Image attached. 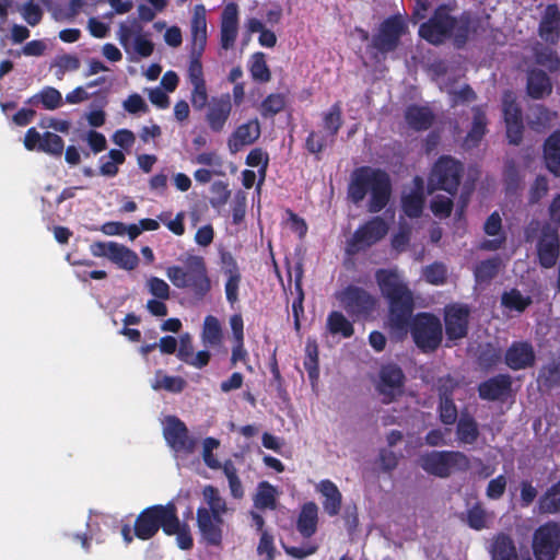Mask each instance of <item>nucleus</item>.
Segmentation results:
<instances>
[{"label": "nucleus", "instance_id": "f257e3e1", "mask_svg": "<svg viewBox=\"0 0 560 560\" xmlns=\"http://www.w3.org/2000/svg\"><path fill=\"white\" fill-rule=\"evenodd\" d=\"M190 37L191 45L187 67V79L192 86L190 93L191 104L196 109L200 110L208 102V92L200 61L207 45L206 8L202 4H197L192 9Z\"/></svg>", "mask_w": 560, "mask_h": 560}, {"label": "nucleus", "instance_id": "f03ea898", "mask_svg": "<svg viewBox=\"0 0 560 560\" xmlns=\"http://www.w3.org/2000/svg\"><path fill=\"white\" fill-rule=\"evenodd\" d=\"M451 9L446 5L439 7L434 15L419 28L422 38L431 44H440L446 38L453 39L457 46L464 45L472 35L477 34L480 23L468 14L459 19L453 18Z\"/></svg>", "mask_w": 560, "mask_h": 560}, {"label": "nucleus", "instance_id": "7ed1b4c3", "mask_svg": "<svg viewBox=\"0 0 560 560\" xmlns=\"http://www.w3.org/2000/svg\"><path fill=\"white\" fill-rule=\"evenodd\" d=\"M390 192V179L385 172L369 166L352 172L348 197L352 202L359 203L369 196V212L375 213L384 209L389 201Z\"/></svg>", "mask_w": 560, "mask_h": 560}, {"label": "nucleus", "instance_id": "20e7f679", "mask_svg": "<svg viewBox=\"0 0 560 560\" xmlns=\"http://www.w3.org/2000/svg\"><path fill=\"white\" fill-rule=\"evenodd\" d=\"M376 280L382 293L389 301V325L399 334H406L413 310L411 291L394 270H378Z\"/></svg>", "mask_w": 560, "mask_h": 560}, {"label": "nucleus", "instance_id": "39448f33", "mask_svg": "<svg viewBox=\"0 0 560 560\" xmlns=\"http://www.w3.org/2000/svg\"><path fill=\"white\" fill-rule=\"evenodd\" d=\"M168 535H175V502L166 505L155 504L142 510L133 524V535L141 540H149L159 529Z\"/></svg>", "mask_w": 560, "mask_h": 560}, {"label": "nucleus", "instance_id": "423d86ee", "mask_svg": "<svg viewBox=\"0 0 560 560\" xmlns=\"http://www.w3.org/2000/svg\"><path fill=\"white\" fill-rule=\"evenodd\" d=\"M418 465L427 474L445 479L453 472L469 470L470 459L459 451H431L419 456Z\"/></svg>", "mask_w": 560, "mask_h": 560}, {"label": "nucleus", "instance_id": "0eeeda50", "mask_svg": "<svg viewBox=\"0 0 560 560\" xmlns=\"http://www.w3.org/2000/svg\"><path fill=\"white\" fill-rule=\"evenodd\" d=\"M177 288L186 289L196 301L202 300L210 291L211 281L201 257H188L182 272L177 268Z\"/></svg>", "mask_w": 560, "mask_h": 560}, {"label": "nucleus", "instance_id": "6e6552de", "mask_svg": "<svg viewBox=\"0 0 560 560\" xmlns=\"http://www.w3.org/2000/svg\"><path fill=\"white\" fill-rule=\"evenodd\" d=\"M411 336L422 351H434L442 341V324L432 314H418L411 325Z\"/></svg>", "mask_w": 560, "mask_h": 560}, {"label": "nucleus", "instance_id": "1a4fd4ad", "mask_svg": "<svg viewBox=\"0 0 560 560\" xmlns=\"http://www.w3.org/2000/svg\"><path fill=\"white\" fill-rule=\"evenodd\" d=\"M463 167L460 163L450 156H442L434 164L429 176V190H445L450 195L457 191Z\"/></svg>", "mask_w": 560, "mask_h": 560}, {"label": "nucleus", "instance_id": "9d476101", "mask_svg": "<svg viewBox=\"0 0 560 560\" xmlns=\"http://www.w3.org/2000/svg\"><path fill=\"white\" fill-rule=\"evenodd\" d=\"M405 374L396 364L383 365L375 381V389L383 404H390L404 394Z\"/></svg>", "mask_w": 560, "mask_h": 560}, {"label": "nucleus", "instance_id": "9b49d317", "mask_svg": "<svg viewBox=\"0 0 560 560\" xmlns=\"http://www.w3.org/2000/svg\"><path fill=\"white\" fill-rule=\"evenodd\" d=\"M560 548V526L548 522L534 533L533 550L537 560H555Z\"/></svg>", "mask_w": 560, "mask_h": 560}, {"label": "nucleus", "instance_id": "f8f14e48", "mask_svg": "<svg viewBox=\"0 0 560 560\" xmlns=\"http://www.w3.org/2000/svg\"><path fill=\"white\" fill-rule=\"evenodd\" d=\"M340 306L351 316L368 314L374 308V298L364 289L349 285L335 293Z\"/></svg>", "mask_w": 560, "mask_h": 560}, {"label": "nucleus", "instance_id": "ddd939ff", "mask_svg": "<svg viewBox=\"0 0 560 560\" xmlns=\"http://www.w3.org/2000/svg\"><path fill=\"white\" fill-rule=\"evenodd\" d=\"M502 110L506 126V136L513 144H518L524 129L522 113L516 104L515 95L506 92L502 98Z\"/></svg>", "mask_w": 560, "mask_h": 560}, {"label": "nucleus", "instance_id": "4468645a", "mask_svg": "<svg viewBox=\"0 0 560 560\" xmlns=\"http://www.w3.org/2000/svg\"><path fill=\"white\" fill-rule=\"evenodd\" d=\"M470 310L466 305L453 304L445 307V332L448 340H458L466 337Z\"/></svg>", "mask_w": 560, "mask_h": 560}, {"label": "nucleus", "instance_id": "2eb2a0df", "mask_svg": "<svg viewBox=\"0 0 560 560\" xmlns=\"http://www.w3.org/2000/svg\"><path fill=\"white\" fill-rule=\"evenodd\" d=\"M405 31V23L400 19L386 20L381 25L378 34L373 38V47L382 54L393 51Z\"/></svg>", "mask_w": 560, "mask_h": 560}, {"label": "nucleus", "instance_id": "dca6fc26", "mask_svg": "<svg viewBox=\"0 0 560 560\" xmlns=\"http://www.w3.org/2000/svg\"><path fill=\"white\" fill-rule=\"evenodd\" d=\"M232 112V102L230 94H222L210 100L207 108L206 120L212 131L220 132Z\"/></svg>", "mask_w": 560, "mask_h": 560}, {"label": "nucleus", "instance_id": "f3484780", "mask_svg": "<svg viewBox=\"0 0 560 560\" xmlns=\"http://www.w3.org/2000/svg\"><path fill=\"white\" fill-rule=\"evenodd\" d=\"M238 35V7L228 3L221 14L220 45L224 50L232 49Z\"/></svg>", "mask_w": 560, "mask_h": 560}, {"label": "nucleus", "instance_id": "a211bd4d", "mask_svg": "<svg viewBox=\"0 0 560 560\" xmlns=\"http://www.w3.org/2000/svg\"><path fill=\"white\" fill-rule=\"evenodd\" d=\"M504 361L514 371L533 366L536 361L533 345L528 341H514L505 351Z\"/></svg>", "mask_w": 560, "mask_h": 560}, {"label": "nucleus", "instance_id": "6ab92c4d", "mask_svg": "<svg viewBox=\"0 0 560 560\" xmlns=\"http://www.w3.org/2000/svg\"><path fill=\"white\" fill-rule=\"evenodd\" d=\"M198 527L202 538L213 546H219L222 541V516L210 514V511L206 508H201L197 511Z\"/></svg>", "mask_w": 560, "mask_h": 560}, {"label": "nucleus", "instance_id": "aec40b11", "mask_svg": "<svg viewBox=\"0 0 560 560\" xmlns=\"http://www.w3.org/2000/svg\"><path fill=\"white\" fill-rule=\"evenodd\" d=\"M388 229V224L383 218H372L354 232V245H373L378 243L386 236Z\"/></svg>", "mask_w": 560, "mask_h": 560}, {"label": "nucleus", "instance_id": "412c9836", "mask_svg": "<svg viewBox=\"0 0 560 560\" xmlns=\"http://www.w3.org/2000/svg\"><path fill=\"white\" fill-rule=\"evenodd\" d=\"M260 136V125L257 119L238 126L229 138V148L235 153L242 148L254 143Z\"/></svg>", "mask_w": 560, "mask_h": 560}, {"label": "nucleus", "instance_id": "4be33fe9", "mask_svg": "<svg viewBox=\"0 0 560 560\" xmlns=\"http://www.w3.org/2000/svg\"><path fill=\"white\" fill-rule=\"evenodd\" d=\"M94 256H105L118 267L132 270L138 266L139 258L129 247H92Z\"/></svg>", "mask_w": 560, "mask_h": 560}, {"label": "nucleus", "instance_id": "5701e85b", "mask_svg": "<svg viewBox=\"0 0 560 560\" xmlns=\"http://www.w3.org/2000/svg\"><path fill=\"white\" fill-rule=\"evenodd\" d=\"M491 560H520L513 538L505 534L494 535L489 545Z\"/></svg>", "mask_w": 560, "mask_h": 560}, {"label": "nucleus", "instance_id": "b1692460", "mask_svg": "<svg viewBox=\"0 0 560 560\" xmlns=\"http://www.w3.org/2000/svg\"><path fill=\"white\" fill-rule=\"evenodd\" d=\"M525 241L537 245H557V230L546 222L532 221L525 229Z\"/></svg>", "mask_w": 560, "mask_h": 560}, {"label": "nucleus", "instance_id": "393cba45", "mask_svg": "<svg viewBox=\"0 0 560 560\" xmlns=\"http://www.w3.org/2000/svg\"><path fill=\"white\" fill-rule=\"evenodd\" d=\"M511 388V377L500 374L483 383L478 387L479 396L486 400H497L509 393Z\"/></svg>", "mask_w": 560, "mask_h": 560}, {"label": "nucleus", "instance_id": "a878e982", "mask_svg": "<svg viewBox=\"0 0 560 560\" xmlns=\"http://www.w3.org/2000/svg\"><path fill=\"white\" fill-rule=\"evenodd\" d=\"M177 355L186 363L201 369L209 362L210 354L208 351L194 352L191 345V338L188 334L183 335L179 340V348L177 349Z\"/></svg>", "mask_w": 560, "mask_h": 560}, {"label": "nucleus", "instance_id": "bb28decb", "mask_svg": "<svg viewBox=\"0 0 560 560\" xmlns=\"http://www.w3.org/2000/svg\"><path fill=\"white\" fill-rule=\"evenodd\" d=\"M223 260V271L228 277L225 283V294L226 299L231 304H234L238 300V288L241 282V273L236 266V262L231 258L226 257L224 254L222 255Z\"/></svg>", "mask_w": 560, "mask_h": 560}, {"label": "nucleus", "instance_id": "cd10ccee", "mask_svg": "<svg viewBox=\"0 0 560 560\" xmlns=\"http://www.w3.org/2000/svg\"><path fill=\"white\" fill-rule=\"evenodd\" d=\"M544 160L547 168L555 176H560V131H555L545 141Z\"/></svg>", "mask_w": 560, "mask_h": 560}, {"label": "nucleus", "instance_id": "c85d7f7f", "mask_svg": "<svg viewBox=\"0 0 560 560\" xmlns=\"http://www.w3.org/2000/svg\"><path fill=\"white\" fill-rule=\"evenodd\" d=\"M559 22L560 12L558 8L556 5H548L540 22V36L545 40L553 43L558 37Z\"/></svg>", "mask_w": 560, "mask_h": 560}, {"label": "nucleus", "instance_id": "c756f323", "mask_svg": "<svg viewBox=\"0 0 560 560\" xmlns=\"http://www.w3.org/2000/svg\"><path fill=\"white\" fill-rule=\"evenodd\" d=\"M318 490L325 498L323 508L326 513L334 516L337 515L341 508V493L336 485L329 480H323L318 485Z\"/></svg>", "mask_w": 560, "mask_h": 560}, {"label": "nucleus", "instance_id": "7c9ffc66", "mask_svg": "<svg viewBox=\"0 0 560 560\" xmlns=\"http://www.w3.org/2000/svg\"><path fill=\"white\" fill-rule=\"evenodd\" d=\"M317 513L318 508L314 502L305 503L302 506L296 526L303 537L307 538L315 534L317 528Z\"/></svg>", "mask_w": 560, "mask_h": 560}, {"label": "nucleus", "instance_id": "2f4dec72", "mask_svg": "<svg viewBox=\"0 0 560 560\" xmlns=\"http://www.w3.org/2000/svg\"><path fill=\"white\" fill-rule=\"evenodd\" d=\"M552 85L548 75L542 71L533 70L527 79V92L533 98H542L549 95Z\"/></svg>", "mask_w": 560, "mask_h": 560}, {"label": "nucleus", "instance_id": "473e14b6", "mask_svg": "<svg viewBox=\"0 0 560 560\" xmlns=\"http://www.w3.org/2000/svg\"><path fill=\"white\" fill-rule=\"evenodd\" d=\"M456 436L462 444H474L479 438L476 420L468 413H463L456 427Z\"/></svg>", "mask_w": 560, "mask_h": 560}, {"label": "nucleus", "instance_id": "72a5a7b5", "mask_svg": "<svg viewBox=\"0 0 560 560\" xmlns=\"http://www.w3.org/2000/svg\"><path fill=\"white\" fill-rule=\"evenodd\" d=\"M278 490L267 481L258 483L254 497V505L258 510H275L277 508Z\"/></svg>", "mask_w": 560, "mask_h": 560}, {"label": "nucleus", "instance_id": "f704fd0d", "mask_svg": "<svg viewBox=\"0 0 560 560\" xmlns=\"http://www.w3.org/2000/svg\"><path fill=\"white\" fill-rule=\"evenodd\" d=\"M126 156L122 151L112 149L106 155L101 156L100 174L107 177H114L118 174V166L124 164Z\"/></svg>", "mask_w": 560, "mask_h": 560}, {"label": "nucleus", "instance_id": "c9c22d12", "mask_svg": "<svg viewBox=\"0 0 560 560\" xmlns=\"http://www.w3.org/2000/svg\"><path fill=\"white\" fill-rule=\"evenodd\" d=\"M540 514H555L560 512V481L551 486L538 501Z\"/></svg>", "mask_w": 560, "mask_h": 560}, {"label": "nucleus", "instance_id": "e433bc0d", "mask_svg": "<svg viewBox=\"0 0 560 560\" xmlns=\"http://www.w3.org/2000/svg\"><path fill=\"white\" fill-rule=\"evenodd\" d=\"M493 520V514L488 512L480 503L471 506L466 514L468 526L476 530L488 528Z\"/></svg>", "mask_w": 560, "mask_h": 560}, {"label": "nucleus", "instance_id": "4c0bfd02", "mask_svg": "<svg viewBox=\"0 0 560 560\" xmlns=\"http://www.w3.org/2000/svg\"><path fill=\"white\" fill-rule=\"evenodd\" d=\"M326 328L331 335H340L349 338L353 335V326L346 316L337 311L331 312L326 322Z\"/></svg>", "mask_w": 560, "mask_h": 560}, {"label": "nucleus", "instance_id": "58836bf2", "mask_svg": "<svg viewBox=\"0 0 560 560\" xmlns=\"http://www.w3.org/2000/svg\"><path fill=\"white\" fill-rule=\"evenodd\" d=\"M436 81L440 89L452 96L454 103L470 101L475 96L469 86L460 85L459 89H457L455 83H448V78H446V75H440Z\"/></svg>", "mask_w": 560, "mask_h": 560}, {"label": "nucleus", "instance_id": "ea45409f", "mask_svg": "<svg viewBox=\"0 0 560 560\" xmlns=\"http://www.w3.org/2000/svg\"><path fill=\"white\" fill-rule=\"evenodd\" d=\"M202 341L207 347L219 346L222 341V329L214 316H207L203 323Z\"/></svg>", "mask_w": 560, "mask_h": 560}, {"label": "nucleus", "instance_id": "a19ab883", "mask_svg": "<svg viewBox=\"0 0 560 560\" xmlns=\"http://www.w3.org/2000/svg\"><path fill=\"white\" fill-rule=\"evenodd\" d=\"M406 120L413 129H427L432 122V114L425 107L411 106L406 112Z\"/></svg>", "mask_w": 560, "mask_h": 560}, {"label": "nucleus", "instance_id": "79ce46f5", "mask_svg": "<svg viewBox=\"0 0 560 560\" xmlns=\"http://www.w3.org/2000/svg\"><path fill=\"white\" fill-rule=\"evenodd\" d=\"M203 499L209 505L210 514L222 516L226 511V502L219 490L213 486H206L202 491Z\"/></svg>", "mask_w": 560, "mask_h": 560}, {"label": "nucleus", "instance_id": "37998d69", "mask_svg": "<svg viewBox=\"0 0 560 560\" xmlns=\"http://www.w3.org/2000/svg\"><path fill=\"white\" fill-rule=\"evenodd\" d=\"M63 149L65 141L60 136L50 131L43 133V139L38 145V151L54 156H60L63 152Z\"/></svg>", "mask_w": 560, "mask_h": 560}, {"label": "nucleus", "instance_id": "c03bdc74", "mask_svg": "<svg viewBox=\"0 0 560 560\" xmlns=\"http://www.w3.org/2000/svg\"><path fill=\"white\" fill-rule=\"evenodd\" d=\"M222 470L229 481L230 491L233 498L242 499L244 497V489L242 481L238 478L237 469L232 460H226L222 465Z\"/></svg>", "mask_w": 560, "mask_h": 560}, {"label": "nucleus", "instance_id": "a18cd8bd", "mask_svg": "<svg viewBox=\"0 0 560 560\" xmlns=\"http://www.w3.org/2000/svg\"><path fill=\"white\" fill-rule=\"evenodd\" d=\"M501 303L506 308L523 312L530 305L532 299L529 296H524L518 290L512 289L511 291L503 293Z\"/></svg>", "mask_w": 560, "mask_h": 560}, {"label": "nucleus", "instance_id": "49530a36", "mask_svg": "<svg viewBox=\"0 0 560 560\" xmlns=\"http://www.w3.org/2000/svg\"><path fill=\"white\" fill-rule=\"evenodd\" d=\"M501 267V260L498 258L481 261L475 269V277L477 282H489L493 279Z\"/></svg>", "mask_w": 560, "mask_h": 560}, {"label": "nucleus", "instance_id": "de8ad7c7", "mask_svg": "<svg viewBox=\"0 0 560 560\" xmlns=\"http://www.w3.org/2000/svg\"><path fill=\"white\" fill-rule=\"evenodd\" d=\"M249 71L253 79L256 81L268 82L271 78L262 52H256L252 56Z\"/></svg>", "mask_w": 560, "mask_h": 560}, {"label": "nucleus", "instance_id": "09e8293b", "mask_svg": "<svg viewBox=\"0 0 560 560\" xmlns=\"http://www.w3.org/2000/svg\"><path fill=\"white\" fill-rule=\"evenodd\" d=\"M287 104L285 95L281 93H273L268 95L260 105V113L262 116H273L280 113Z\"/></svg>", "mask_w": 560, "mask_h": 560}, {"label": "nucleus", "instance_id": "8fccbe9b", "mask_svg": "<svg viewBox=\"0 0 560 560\" xmlns=\"http://www.w3.org/2000/svg\"><path fill=\"white\" fill-rule=\"evenodd\" d=\"M556 117L557 114L555 112L538 105L532 109L529 124L536 129L546 128L556 119Z\"/></svg>", "mask_w": 560, "mask_h": 560}, {"label": "nucleus", "instance_id": "3c124183", "mask_svg": "<svg viewBox=\"0 0 560 560\" xmlns=\"http://www.w3.org/2000/svg\"><path fill=\"white\" fill-rule=\"evenodd\" d=\"M486 119L483 113L479 109L476 112L471 130L465 139V144L470 148L476 145L485 135Z\"/></svg>", "mask_w": 560, "mask_h": 560}, {"label": "nucleus", "instance_id": "603ef678", "mask_svg": "<svg viewBox=\"0 0 560 560\" xmlns=\"http://www.w3.org/2000/svg\"><path fill=\"white\" fill-rule=\"evenodd\" d=\"M341 126V108L335 104L324 116V130L330 138H335Z\"/></svg>", "mask_w": 560, "mask_h": 560}, {"label": "nucleus", "instance_id": "864d4df0", "mask_svg": "<svg viewBox=\"0 0 560 560\" xmlns=\"http://www.w3.org/2000/svg\"><path fill=\"white\" fill-rule=\"evenodd\" d=\"M39 102L43 104L45 109L54 110L61 106L62 96L57 89L46 86L39 92Z\"/></svg>", "mask_w": 560, "mask_h": 560}, {"label": "nucleus", "instance_id": "5fc2aeb1", "mask_svg": "<svg viewBox=\"0 0 560 560\" xmlns=\"http://www.w3.org/2000/svg\"><path fill=\"white\" fill-rule=\"evenodd\" d=\"M246 164L252 167H258L260 176L259 184L265 179L266 170L268 165V155L261 149H254L246 158Z\"/></svg>", "mask_w": 560, "mask_h": 560}, {"label": "nucleus", "instance_id": "6e6d98bb", "mask_svg": "<svg viewBox=\"0 0 560 560\" xmlns=\"http://www.w3.org/2000/svg\"><path fill=\"white\" fill-rule=\"evenodd\" d=\"M304 366L311 380L316 381L318 377V349L315 342L306 345V359Z\"/></svg>", "mask_w": 560, "mask_h": 560}, {"label": "nucleus", "instance_id": "4d7b16f0", "mask_svg": "<svg viewBox=\"0 0 560 560\" xmlns=\"http://www.w3.org/2000/svg\"><path fill=\"white\" fill-rule=\"evenodd\" d=\"M151 387L156 390L175 393V376L167 375L163 370H156L151 381Z\"/></svg>", "mask_w": 560, "mask_h": 560}, {"label": "nucleus", "instance_id": "13d9d810", "mask_svg": "<svg viewBox=\"0 0 560 560\" xmlns=\"http://www.w3.org/2000/svg\"><path fill=\"white\" fill-rule=\"evenodd\" d=\"M536 61L540 66L546 67L549 70H557L560 67V59L558 56L548 47H541L536 49L535 52Z\"/></svg>", "mask_w": 560, "mask_h": 560}, {"label": "nucleus", "instance_id": "bf43d9fd", "mask_svg": "<svg viewBox=\"0 0 560 560\" xmlns=\"http://www.w3.org/2000/svg\"><path fill=\"white\" fill-rule=\"evenodd\" d=\"M430 208L434 215L439 218H446L452 211L453 201L448 196L436 195L432 198Z\"/></svg>", "mask_w": 560, "mask_h": 560}, {"label": "nucleus", "instance_id": "052dcab7", "mask_svg": "<svg viewBox=\"0 0 560 560\" xmlns=\"http://www.w3.org/2000/svg\"><path fill=\"white\" fill-rule=\"evenodd\" d=\"M402 208L407 215L418 217L423 208L422 196L419 192H412L410 195L404 196Z\"/></svg>", "mask_w": 560, "mask_h": 560}, {"label": "nucleus", "instance_id": "680f3d73", "mask_svg": "<svg viewBox=\"0 0 560 560\" xmlns=\"http://www.w3.org/2000/svg\"><path fill=\"white\" fill-rule=\"evenodd\" d=\"M23 19L31 26L37 25L43 18V11L40 7L34 2V0H27L21 10Z\"/></svg>", "mask_w": 560, "mask_h": 560}, {"label": "nucleus", "instance_id": "e2e57ef3", "mask_svg": "<svg viewBox=\"0 0 560 560\" xmlns=\"http://www.w3.org/2000/svg\"><path fill=\"white\" fill-rule=\"evenodd\" d=\"M231 191L228 188V185L223 182H215L211 186V197L210 203L213 207H222L226 203L230 198Z\"/></svg>", "mask_w": 560, "mask_h": 560}, {"label": "nucleus", "instance_id": "0e129e2a", "mask_svg": "<svg viewBox=\"0 0 560 560\" xmlns=\"http://www.w3.org/2000/svg\"><path fill=\"white\" fill-rule=\"evenodd\" d=\"M440 420L444 424H453L457 419V408L452 398L440 399Z\"/></svg>", "mask_w": 560, "mask_h": 560}, {"label": "nucleus", "instance_id": "69168bd1", "mask_svg": "<svg viewBox=\"0 0 560 560\" xmlns=\"http://www.w3.org/2000/svg\"><path fill=\"white\" fill-rule=\"evenodd\" d=\"M332 141L334 138H330L326 132L324 135L318 132H311L306 140V147L310 152L318 153Z\"/></svg>", "mask_w": 560, "mask_h": 560}, {"label": "nucleus", "instance_id": "338daca9", "mask_svg": "<svg viewBox=\"0 0 560 560\" xmlns=\"http://www.w3.org/2000/svg\"><path fill=\"white\" fill-rule=\"evenodd\" d=\"M423 275L428 282L441 284L446 279V267L441 262H434L424 269Z\"/></svg>", "mask_w": 560, "mask_h": 560}, {"label": "nucleus", "instance_id": "774afa93", "mask_svg": "<svg viewBox=\"0 0 560 560\" xmlns=\"http://www.w3.org/2000/svg\"><path fill=\"white\" fill-rule=\"evenodd\" d=\"M506 483V478L503 475L490 480L486 490L487 497L491 500L500 499L505 492Z\"/></svg>", "mask_w": 560, "mask_h": 560}]
</instances>
